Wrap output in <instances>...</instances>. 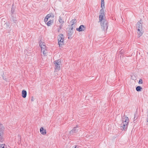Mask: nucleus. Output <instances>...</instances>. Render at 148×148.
Wrapping results in <instances>:
<instances>
[{
  "mask_svg": "<svg viewBox=\"0 0 148 148\" xmlns=\"http://www.w3.org/2000/svg\"><path fill=\"white\" fill-rule=\"evenodd\" d=\"M59 21L60 23L61 24L60 25V28H61L63 24L64 23V20L61 18V17L60 16H59Z\"/></svg>",
  "mask_w": 148,
  "mask_h": 148,
  "instance_id": "obj_11",
  "label": "nucleus"
},
{
  "mask_svg": "<svg viewBox=\"0 0 148 148\" xmlns=\"http://www.w3.org/2000/svg\"><path fill=\"white\" fill-rule=\"evenodd\" d=\"M147 121L148 122V110L147 111Z\"/></svg>",
  "mask_w": 148,
  "mask_h": 148,
  "instance_id": "obj_22",
  "label": "nucleus"
},
{
  "mask_svg": "<svg viewBox=\"0 0 148 148\" xmlns=\"http://www.w3.org/2000/svg\"><path fill=\"white\" fill-rule=\"evenodd\" d=\"M101 9L100 10V12H103L104 11L103 9L105 8L104 3H101Z\"/></svg>",
  "mask_w": 148,
  "mask_h": 148,
  "instance_id": "obj_15",
  "label": "nucleus"
},
{
  "mask_svg": "<svg viewBox=\"0 0 148 148\" xmlns=\"http://www.w3.org/2000/svg\"><path fill=\"white\" fill-rule=\"evenodd\" d=\"M77 22L76 20L75 19H73L70 22V23L71 26H73L75 23H76Z\"/></svg>",
  "mask_w": 148,
  "mask_h": 148,
  "instance_id": "obj_16",
  "label": "nucleus"
},
{
  "mask_svg": "<svg viewBox=\"0 0 148 148\" xmlns=\"http://www.w3.org/2000/svg\"><path fill=\"white\" fill-rule=\"evenodd\" d=\"M48 21H49L47 22V24L48 26H50L53 23V21L51 19H49Z\"/></svg>",
  "mask_w": 148,
  "mask_h": 148,
  "instance_id": "obj_17",
  "label": "nucleus"
},
{
  "mask_svg": "<svg viewBox=\"0 0 148 148\" xmlns=\"http://www.w3.org/2000/svg\"><path fill=\"white\" fill-rule=\"evenodd\" d=\"M39 45L41 47V49L43 50V49L46 48L45 43L43 42H40Z\"/></svg>",
  "mask_w": 148,
  "mask_h": 148,
  "instance_id": "obj_12",
  "label": "nucleus"
},
{
  "mask_svg": "<svg viewBox=\"0 0 148 148\" xmlns=\"http://www.w3.org/2000/svg\"><path fill=\"white\" fill-rule=\"evenodd\" d=\"M129 123V119L127 117L124 116L122 122L121 124V129L122 130H125L127 127Z\"/></svg>",
  "mask_w": 148,
  "mask_h": 148,
  "instance_id": "obj_1",
  "label": "nucleus"
},
{
  "mask_svg": "<svg viewBox=\"0 0 148 148\" xmlns=\"http://www.w3.org/2000/svg\"><path fill=\"white\" fill-rule=\"evenodd\" d=\"M40 133L43 135H45L46 134V131L43 128L41 127L40 129Z\"/></svg>",
  "mask_w": 148,
  "mask_h": 148,
  "instance_id": "obj_13",
  "label": "nucleus"
},
{
  "mask_svg": "<svg viewBox=\"0 0 148 148\" xmlns=\"http://www.w3.org/2000/svg\"><path fill=\"white\" fill-rule=\"evenodd\" d=\"M12 9L11 10L12 12V13H13V12L12 11Z\"/></svg>",
  "mask_w": 148,
  "mask_h": 148,
  "instance_id": "obj_26",
  "label": "nucleus"
},
{
  "mask_svg": "<svg viewBox=\"0 0 148 148\" xmlns=\"http://www.w3.org/2000/svg\"><path fill=\"white\" fill-rule=\"evenodd\" d=\"M74 148H78V147H77V146H76Z\"/></svg>",
  "mask_w": 148,
  "mask_h": 148,
  "instance_id": "obj_27",
  "label": "nucleus"
},
{
  "mask_svg": "<svg viewBox=\"0 0 148 148\" xmlns=\"http://www.w3.org/2000/svg\"><path fill=\"white\" fill-rule=\"evenodd\" d=\"M79 127L78 125H77V126L75 127L73 129L71 130L70 132V134H73L74 133H75L78 131V129H77Z\"/></svg>",
  "mask_w": 148,
  "mask_h": 148,
  "instance_id": "obj_8",
  "label": "nucleus"
},
{
  "mask_svg": "<svg viewBox=\"0 0 148 148\" xmlns=\"http://www.w3.org/2000/svg\"><path fill=\"white\" fill-rule=\"evenodd\" d=\"M142 89V88L140 86H137L136 88V90L137 91H140Z\"/></svg>",
  "mask_w": 148,
  "mask_h": 148,
  "instance_id": "obj_19",
  "label": "nucleus"
},
{
  "mask_svg": "<svg viewBox=\"0 0 148 148\" xmlns=\"http://www.w3.org/2000/svg\"><path fill=\"white\" fill-rule=\"evenodd\" d=\"M101 3H104V0H101Z\"/></svg>",
  "mask_w": 148,
  "mask_h": 148,
  "instance_id": "obj_25",
  "label": "nucleus"
},
{
  "mask_svg": "<svg viewBox=\"0 0 148 148\" xmlns=\"http://www.w3.org/2000/svg\"><path fill=\"white\" fill-rule=\"evenodd\" d=\"M101 28L103 30H106L108 27V21L106 20H103L101 22Z\"/></svg>",
  "mask_w": 148,
  "mask_h": 148,
  "instance_id": "obj_4",
  "label": "nucleus"
},
{
  "mask_svg": "<svg viewBox=\"0 0 148 148\" xmlns=\"http://www.w3.org/2000/svg\"><path fill=\"white\" fill-rule=\"evenodd\" d=\"M105 16L104 11L103 12H100V15L99 16V21L101 22L103 20H105L104 18V16Z\"/></svg>",
  "mask_w": 148,
  "mask_h": 148,
  "instance_id": "obj_7",
  "label": "nucleus"
},
{
  "mask_svg": "<svg viewBox=\"0 0 148 148\" xmlns=\"http://www.w3.org/2000/svg\"><path fill=\"white\" fill-rule=\"evenodd\" d=\"M31 101H33V99H32Z\"/></svg>",
  "mask_w": 148,
  "mask_h": 148,
  "instance_id": "obj_29",
  "label": "nucleus"
},
{
  "mask_svg": "<svg viewBox=\"0 0 148 148\" xmlns=\"http://www.w3.org/2000/svg\"><path fill=\"white\" fill-rule=\"evenodd\" d=\"M54 64L55 65V71H57L60 69V65L61 64V62L59 60H56L54 62Z\"/></svg>",
  "mask_w": 148,
  "mask_h": 148,
  "instance_id": "obj_5",
  "label": "nucleus"
},
{
  "mask_svg": "<svg viewBox=\"0 0 148 148\" xmlns=\"http://www.w3.org/2000/svg\"><path fill=\"white\" fill-rule=\"evenodd\" d=\"M3 79L4 80H6V78L4 77H3Z\"/></svg>",
  "mask_w": 148,
  "mask_h": 148,
  "instance_id": "obj_24",
  "label": "nucleus"
},
{
  "mask_svg": "<svg viewBox=\"0 0 148 148\" xmlns=\"http://www.w3.org/2000/svg\"><path fill=\"white\" fill-rule=\"evenodd\" d=\"M0 148H7V147L5 144L0 145Z\"/></svg>",
  "mask_w": 148,
  "mask_h": 148,
  "instance_id": "obj_20",
  "label": "nucleus"
},
{
  "mask_svg": "<svg viewBox=\"0 0 148 148\" xmlns=\"http://www.w3.org/2000/svg\"><path fill=\"white\" fill-rule=\"evenodd\" d=\"M71 32L70 33H69V36H70V37H71Z\"/></svg>",
  "mask_w": 148,
  "mask_h": 148,
  "instance_id": "obj_23",
  "label": "nucleus"
},
{
  "mask_svg": "<svg viewBox=\"0 0 148 148\" xmlns=\"http://www.w3.org/2000/svg\"><path fill=\"white\" fill-rule=\"evenodd\" d=\"M135 118H136V117H135V116L134 118V119Z\"/></svg>",
  "mask_w": 148,
  "mask_h": 148,
  "instance_id": "obj_28",
  "label": "nucleus"
},
{
  "mask_svg": "<svg viewBox=\"0 0 148 148\" xmlns=\"http://www.w3.org/2000/svg\"><path fill=\"white\" fill-rule=\"evenodd\" d=\"M85 29V27L83 25H81L79 28H77L76 30L79 32L84 31Z\"/></svg>",
  "mask_w": 148,
  "mask_h": 148,
  "instance_id": "obj_10",
  "label": "nucleus"
},
{
  "mask_svg": "<svg viewBox=\"0 0 148 148\" xmlns=\"http://www.w3.org/2000/svg\"><path fill=\"white\" fill-rule=\"evenodd\" d=\"M41 52H42V53L44 55H45L47 53V51L46 50V48L43 49V50L41 49Z\"/></svg>",
  "mask_w": 148,
  "mask_h": 148,
  "instance_id": "obj_18",
  "label": "nucleus"
},
{
  "mask_svg": "<svg viewBox=\"0 0 148 148\" xmlns=\"http://www.w3.org/2000/svg\"><path fill=\"white\" fill-rule=\"evenodd\" d=\"M52 15H53L52 14H47L45 17V18L44 21L46 23V22L48 21L49 20V19H50V18H51L52 16V18H53L54 16H52Z\"/></svg>",
  "mask_w": 148,
  "mask_h": 148,
  "instance_id": "obj_9",
  "label": "nucleus"
},
{
  "mask_svg": "<svg viewBox=\"0 0 148 148\" xmlns=\"http://www.w3.org/2000/svg\"><path fill=\"white\" fill-rule=\"evenodd\" d=\"M64 40V35L62 34H60L58 37V44L60 47H62L63 45Z\"/></svg>",
  "mask_w": 148,
  "mask_h": 148,
  "instance_id": "obj_3",
  "label": "nucleus"
},
{
  "mask_svg": "<svg viewBox=\"0 0 148 148\" xmlns=\"http://www.w3.org/2000/svg\"><path fill=\"white\" fill-rule=\"evenodd\" d=\"M4 129L3 125L0 123V141H2L3 140V130Z\"/></svg>",
  "mask_w": 148,
  "mask_h": 148,
  "instance_id": "obj_6",
  "label": "nucleus"
},
{
  "mask_svg": "<svg viewBox=\"0 0 148 148\" xmlns=\"http://www.w3.org/2000/svg\"><path fill=\"white\" fill-rule=\"evenodd\" d=\"M27 95V92L25 90H23L22 92V96L24 98L26 97Z\"/></svg>",
  "mask_w": 148,
  "mask_h": 148,
  "instance_id": "obj_14",
  "label": "nucleus"
},
{
  "mask_svg": "<svg viewBox=\"0 0 148 148\" xmlns=\"http://www.w3.org/2000/svg\"><path fill=\"white\" fill-rule=\"evenodd\" d=\"M136 29L137 32L139 37L143 34V29L142 25V23L138 22L136 24Z\"/></svg>",
  "mask_w": 148,
  "mask_h": 148,
  "instance_id": "obj_2",
  "label": "nucleus"
},
{
  "mask_svg": "<svg viewBox=\"0 0 148 148\" xmlns=\"http://www.w3.org/2000/svg\"><path fill=\"white\" fill-rule=\"evenodd\" d=\"M138 83L142 84L143 83V80L142 79H140L139 80Z\"/></svg>",
  "mask_w": 148,
  "mask_h": 148,
  "instance_id": "obj_21",
  "label": "nucleus"
}]
</instances>
